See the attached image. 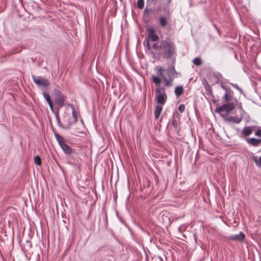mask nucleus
I'll return each instance as SVG.
<instances>
[{
	"label": "nucleus",
	"instance_id": "b1692460",
	"mask_svg": "<svg viewBox=\"0 0 261 261\" xmlns=\"http://www.w3.org/2000/svg\"><path fill=\"white\" fill-rule=\"evenodd\" d=\"M34 162L37 165H41V160L39 155H36L34 157Z\"/></svg>",
	"mask_w": 261,
	"mask_h": 261
},
{
	"label": "nucleus",
	"instance_id": "1a4fd4ad",
	"mask_svg": "<svg viewBox=\"0 0 261 261\" xmlns=\"http://www.w3.org/2000/svg\"><path fill=\"white\" fill-rule=\"evenodd\" d=\"M147 33V36L146 37V38L144 41V44L145 45V44L147 43V41H149V43H150V41L155 42L158 40L159 39V36L155 34V30L153 28L150 27H148L146 30Z\"/></svg>",
	"mask_w": 261,
	"mask_h": 261
},
{
	"label": "nucleus",
	"instance_id": "2f4dec72",
	"mask_svg": "<svg viewBox=\"0 0 261 261\" xmlns=\"http://www.w3.org/2000/svg\"><path fill=\"white\" fill-rule=\"evenodd\" d=\"M56 119H57V122H58L59 125L61 126L60 121V118H59V116L58 114H57V115L56 116Z\"/></svg>",
	"mask_w": 261,
	"mask_h": 261
},
{
	"label": "nucleus",
	"instance_id": "0eeeda50",
	"mask_svg": "<svg viewBox=\"0 0 261 261\" xmlns=\"http://www.w3.org/2000/svg\"><path fill=\"white\" fill-rule=\"evenodd\" d=\"M34 83L40 88L47 89L49 86V82L46 79L41 76L32 75Z\"/></svg>",
	"mask_w": 261,
	"mask_h": 261
},
{
	"label": "nucleus",
	"instance_id": "2eb2a0df",
	"mask_svg": "<svg viewBox=\"0 0 261 261\" xmlns=\"http://www.w3.org/2000/svg\"><path fill=\"white\" fill-rule=\"evenodd\" d=\"M224 120L225 121L233 122L234 123H240L242 121V118L238 116H227L225 117Z\"/></svg>",
	"mask_w": 261,
	"mask_h": 261
},
{
	"label": "nucleus",
	"instance_id": "423d86ee",
	"mask_svg": "<svg viewBox=\"0 0 261 261\" xmlns=\"http://www.w3.org/2000/svg\"><path fill=\"white\" fill-rule=\"evenodd\" d=\"M237 105V104L226 102V103L217 107L216 109V112L219 113L223 119H224V117H227V115L234 109Z\"/></svg>",
	"mask_w": 261,
	"mask_h": 261
},
{
	"label": "nucleus",
	"instance_id": "a211bd4d",
	"mask_svg": "<svg viewBox=\"0 0 261 261\" xmlns=\"http://www.w3.org/2000/svg\"><path fill=\"white\" fill-rule=\"evenodd\" d=\"M175 94L176 96L181 95L184 93V88L182 86H177L175 88Z\"/></svg>",
	"mask_w": 261,
	"mask_h": 261
},
{
	"label": "nucleus",
	"instance_id": "dca6fc26",
	"mask_svg": "<svg viewBox=\"0 0 261 261\" xmlns=\"http://www.w3.org/2000/svg\"><path fill=\"white\" fill-rule=\"evenodd\" d=\"M42 94H43L44 98L46 100L47 103L48 104L50 109L51 110V111L52 112H54V110L53 105V102H52L51 98L50 97V95H49V94H48L47 93H46L45 92H43L42 93Z\"/></svg>",
	"mask_w": 261,
	"mask_h": 261
},
{
	"label": "nucleus",
	"instance_id": "72a5a7b5",
	"mask_svg": "<svg viewBox=\"0 0 261 261\" xmlns=\"http://www.w3.org/2000/svg\"><path fill=\"white\" fill-rule=\"evenodd\" d=\"M172 0H167L168 4H170Z\"/></svg>",
	"mask_w": 261,
	"mask_h": 261
},
{
	"label": "nucleus",
	"instance_id": "bb28decb",
	"mask_svg": "<svg viewBox=\"0 0 261 261\" xmlns=\"http://www.w3.org/2000/svg\"><path fill=\"white\" fill-rule=\"evenodd\" d=\"M185 106L184 105L181 104V105H179V106L178 107V110L180 113H183L185 111Z\"/></svg>",
	"mask_w": 261,
	"mask_h": 261
},
{
	"label": "nucleus",
	"instance_id": "c756f323",
	"mask_svg": "<svg viewBox=\"0 0 261 261\" xmlns=\"http://www.w3.org/2000/svg\"><path fill=\"white\" fill-rule=\"evenodd\" d=\"M152 12V10L151 9H145L144 11V16H146V15L149 13V12Z\"/></svg>",
	"mask_w": 261,
	"mask_h": 261
},
{
	"label": "nucleus",
	"instance_id": "9d476101",
	"mask_svg": "<svg viewBox=\"0 0 261 261\" xmlns=\"http://www.w3.org/2000/svg\"><path fill=\"white\" fill-rule=\"evenodd\" d=\"M164 11L165 15L160 16L159 18V23L162 28H165L167 25L168 21L171 16V12L168 8H164Z\"/></svg>",
	"mask_w": 261,
	"mask_h": 261
},
{
	"label": "nucleus",
	"instance_id": "f8f14e48",
	"mask_svg": "<svg viewBox=\"0 0 261 261\" xmlns=\"http://www.w3.org/2000/svg\"><path fill=\"white\" fill-rule=\"evenodd\" d=\"M247 143L253 147H257L261 144L260 138H248L246 139Z\"/></svg>",
	"mask_w": 261,
	"mask_h": 261
},
{
	"label": "nucleus",
	"instance_id": "a878e982",
	"mask_svg": "<svg viewBox=\"0 0 261 261\" xmlns=\"http://www.w3.org/2000/svg\"><path fill=\"white\" fill-rule=\"evenodd\" d=\"M254 135L258 137H261V127H258L254 132Z\"/></svg>",
	"mask_w": 261,
	"mask_h": 261
},
{
	"label": "nucleus",
	"instance_id": "f257e3e1",
	"mask_svg": "<svg viewBox=\"0 0 261 261\" xmlns=\"http://www.w3.org/2000/svg\"><path fill=\"white\" fill-rule=\"evenodd\" d=\"M162 55L165 58L170 59L173 57L175 53V46L174 43L169 39L162 40Z\"/></svg>",
	"mask_w": 261,
	"mask_h": 261
},
{
	"label": "nucleus",
	"instance_id": "c85d7f7f",
	"mask_svg": "<svg viewBox=\"0 0 261 261\" xmlns=\"http://www.w3.org/2000/svg\"><path fill=\"white\" fill-rule=\"evenodd\" d=\"M158 72L161 76H162L163 78V76H165L163 74V69L162 67H160L158 68Z\"/></svg>",
	"mask_w": 261,
	"mask_h": 261
},
{
	"label": "nucleus",
	"instance_id": "412c9836",
	"mask_svg": "<svg viewBox=\"0 0 261 261\" xmlns=\"http://www.w3.org/2000/svg\"><path fill=\"white\" fill-rule=\"evenodd\" d=\"M253 161L255 162L256 165L259 167H261V156H260L259 159H258L257 157L253 156L252 158Z\"/></svg>",
	"mask_w": 261,
	"mask_h": 261
},
{
	"label": "nucleus",
	"instance_id": "20e7f679",
	"mask_svg": "<svg viewBox=\"0 0 261 261\" xmlns=\"http://www.w3.org/2000/svg\"><path fill=\"white\" fill-rule=\"evenodd\" d=\"M167 71V76H163V80L165 82V86L167 87H170L173 85L172 82L174 79L177 77V73L173 65L169 66Z\"/></svg>",
	"mask_w": 261,
	"mask_h": 261
},
{
	"label": "nucleus",
	"instance_id": "aec40b11",
	"mask_svg": "<svg viewBox=\"0 0 261 261\" xmlns=\"http://www.w3.org/2000/svg\"><path fill=\"white\" fill-rule=\"evenodd\" d=\"M72 115L73 117V121L70 123V124L76 123L77 121V115L74 108L72 109Z\"/></svg>",
	"mask_w": 261,
	"mask_h": 261
},
{
	"label": "nucleus",
	"instance_id": "9b49d317",
	"mask_svg": "<svg viewBox=\"0 0 261 261\" xmlns=\"http://www.w3.org/2000/svg\"><path fill=\"white\" fill-rule=\"evenodd\" d=\"M56 103L59 108L62 107L64 105L65 97L63 95L61 92L58 90L54 91Z\"/></svg>",
	"mask_w": 261,
	"mask_h": 261
},
{
	"label": "nucleus",
	"instance_id": "4be33fe9",
	"mask_svg": "<svg viewBox=\"0 0 261 261\" xmlns=\"http://www.w3.org/2000/svg\"><path fill=\"white\" fill-rule=\"evenodd\" d=\"M229 84L233 87L235 89H236L237 90H238L239 91V92L240 93V94H244V92L242 90V89L237 84H233V83H229Z\"/></svg>",
	"mask_w": 261,
	"mask_h": 261
},
{
	"label": "nucleus",
	"instance_id": "6e6552de",
	"mask_svg": "<svg viewBox=\"0 0 261 261\" xmlns=\"http://www.w3.org/2000/svg\"><path fill=\"white\" fill-rule=\"evenodd\" d=\"M55 136L63 152L66 154H71L72 153V148L65 142L62 137L58 134H55Z\"/></svg>",
	"mask_w": 261,
	"mask_h": 261
},
{
	"label": "nucleus",
	"instance_id": "7c9ffc66",
	"mask_svg": "<svg viewBox=\"0 0 261 261\" xmlns=\"http://www.w3.org/2000/svg\"><path fill=\"white\" fill-rule=\"evenodd\" d=\"M215 76L218 79V81H220L222 79V76L219 73H215Z\"/></svg>",
	"mask_w": 261,
	"mask_h": 261
},
{
	"label": "nucleus",
	"instance_id": "f3484780",
	"mask_svg": "<svg viewBox=\"0 0 261 261\" xmlns=\"http://www.w3.org/2000/svg\"><path fill=\"white\" fill-rule=\"evenodd\" d=\"M163 105H157L155 107V110L154 112V117L156 119H158L159 117V116H160V115L162 111V109H163Z\"/></svg>",
	"mask_w": 261,
	"mask_h": 261
},
{
	"label": "nucleus",
	"instance_id": "39448f33",
	"mask_svg": "<svg viewBox=\"0 0 261 261\" xmlns=\"http://www.w3.org/2000/svg\"><path fill=\"white\" fill-rule=\"evenodd\" d=\"M155 101L161 105H164L167 99V96L164 87L157 86L155 89Z\"/></svg>",
	"mask_w": 261,
	"mask_h": 261
},
{
	"label": "nucleus",
	"instance_id": "5701e85b",
	"mask_svg": "<svg viewBox=\"0 0 261 261\" xmlns=\"http://www.w3.org/2000/svg\"><path fill=\"white\" fill-rule=\"evenodd\" d=\"M193 63L196 66H200L202 64V61L200 58L197 57L193 60Z\"/></svg>",
	"mask_w": 261,
	"mask_h": 261
},
{
	"label": "nucleus",
	"instance_id": "cd10ccee",
	"mask_svg": "<svg viewBox=\"0 0 261 261\" xmlns=\"http://www.w3.org/2000/svg\"><path fill=\"white\" fill-rule=\"evenodd\" d=\"M172 125L175 128H177L178 126V122L177 121L174 119L173 118L172 120Z\"/></svg>",
	"mask_w": 261,
	"mask_h": 261
},
{
	"label": "nucleus",
	"instance_id": "393cba45",
	"mask_svg": "<svg viewBox=\"0 0 261 261\" xmlns=\"http://www.w3.org/2000/svg\"><path fill=\"white\" fill-rule=\"evenodd\" d=\"M144 0H138L137 1V6L138 8L140 9H141L144 7Z\"/></svg>",
	"mask_w": 261,
	"mask_h": 261
},
{
	"label": "nucleus",
	"instance_id": "7ed1b4c3",
	"mask_svg": "<svg viewBox=\"0 0 261 261\" xmlns=\"http://www.w3.org/2000/svg\"><path fill=\"white\" fill-rule=\"evenodd\" d=\"M221 88L225 91V93L222 98L225 102L237 104L238 101L236 98L234 97L233 91L230 87L226 86L224 83H221Z\"/></svg>",
	"mask_w": 261,
	"mask_h": 261
},
{
	"label": "nucleus",
	"instance_id": "4468645a",
	"mask_svg": "<svg viewBox=\"0 0 261 261\" xmlns=\"http://www.w3.org/2000/svg\"><path fill=\"white\" fill-rule=\"evenodd\" d=\"M254 126H245L243 127L241 132V137H247L250 136L253 132Z\"/></svg>",
	"mask_w": 261,
	"mask_h": 261
},
{
	"label": "nucleus",
	"instance_id": "f03ea898",
	"mask_svg": "<svg viewBox=\"0 0 261 261\" xmlns=\"http://www.w3.org/2000/svg\"><path fill=\"white\" fill-rule=\"evenodd\" d=\"M162 41L161 43L155 42L153 43L152 45H151L150 43H149V41H147V43L145 44V47L146 50H147L150 52L154 58H159L162 56Z\"/></svg>",
	"mask_w": 261,
	"mask_h": 261
},
{
	"label": "nucleus",
	"instance_id": "473e14b6",
	"mask_svg": "<svg viewBox=\"0 0 261 261\" xmlns=\"http://www.w3.org/2000/svg\"><path fill=\"white\" fill-rule=\"evenodd\" d=\"M240 110H241L242 112L243 111V110L242 109V105H241V103H240Z\"/></svg>",
	"mask_w": 261,
	"mask_h": 261
},
{
	"label": "nucleus",
	"instance_id": "6ab92c4d",
	"mask_svg": "<svg viewBox=\"0 0 261 261\" xmlns=\"http://www.w3.org/2000/svg\"><path fill=\"white\" fill-rule=\"evenodd\" d=\"M151 79H152L153 82H154V83L155 84L156 87L160 86V84L161 83V80L160 77H159L158 76H155L154 75H152Z\"/></svg>",
	"mask_w": 261,
	"mask_h": 261
},
{
	"label": "nucleus",
	"instance_id": "ddd939ff",
	"mask_svg": "<svg viewBox=\"0 0 261 261\" xmlns=\"http://www.w3.org/2000/svg\"><path fill=\"white\" fill-rule=\"evenodd\" d=\"M245 237V236L244 233L243 232L240 231L238 234H233L229 236L228 237V239L234 241L242 242Z\"/></svg>",
	"mask_w": 261,
	"mask_h": 261
}]
</instances>
